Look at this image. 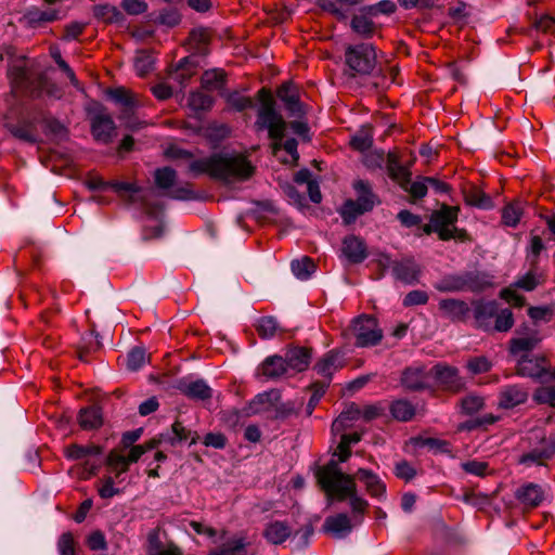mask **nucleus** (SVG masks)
I'll return each instance as SVG.
<instances>
[{
    "mask_svg": "<svg viewBox=\"0 0 555 555\" xmlns=\"http://www.w3.org/2000/svg\"><path fill=\"white\" fill-rule=\"evenodd\" d=\"M14 92L28 95L30 98H39L42 91L49 96L61 99L63 91L57 85L50 82L43 73L34 72L22 64H15L9 69Z\"/></svg>",
    "mask_w": 555,
    "mask_h": 555,
    "instance_id": "obj_4",
    "label": "nucleus"
},
{
    "mask_svg": "<svg viewBox=\"0 0 555 555\" xmlns=\"http://www.w3.org/2000/svg\"><path fill=\"white\" fill-rule=\"evenodd\" d=\"M540 341L541 339L535 336L512 338L509 340V352L514 356L522 351L529 352L533 350Z\"/></svg>",
    "mask_w": 555,
    "mask_h": 555,
    "instance_id": "obj_52",
    "label": "nucleus"
},
{
    "mask_svg": "<svg viewBox=\"0 0 555 555\" xmlns=\"http://www.w3.org/2000/svg\"><path fill=\"white\" fill-rule=\"evenodd\" d=\"M528 399V391L521 385H507L501 388L499 392L498 405L501 409H513L522 404Z\"/></svg>",
    "mask_w": 555,
    "mask_h": 555,
    "instance_id": "obj_17",
    "label": "nucleus"
},
{
    "mask_svg": "<svg viewBox=\"0 0 555 555\" xmlns=\"http://www.w3.org/2000/svg\"><path fill=\"white\" fill-rule=\"evenodd\" d=\"M179 389L188 398L193 400H209L212 397V389L203 379L185 383L179 385Z\"/></svg>",
    "mask_w": 555,
    "mask_h": 555,
    "instance_id": "obj_29",
    "label": "nucleus"
},
{
    "mask_svg": "<svg viewBox=\"0 0 555 555\" xmlns=\"http://www.w3.org/2000/svg\"><path fill=\"white\" fill-rule=\"evenodd\" d=\"M460 208L457 206H449L443 204L440 209L435 210L431 215V221L435 223L436 233L441 241H450L451 238L464 240L466 231L455 227Z\"/></svg>",
    "mask_w": 555,
    "mask_h": 555,
    "instance_id": "obj_7",
    "label": "nucleus"
},
{
    "mask_svg": "<svg viewBox=\"0 0 555 555\" xmlns=\"http://www.w3.org/2000/svg\"><path fill=\"white\" fill-rule=\"evenodd\" d=\"M426 177H418L415 181L411 180V176L404 177L398 184L402 190L408 192L413 202L422 199L426 196L428 191V182L425 181Z\"/></svg>",
    "mask_w": 555,
    "mask_h": 555,
    "instance_id": "obj_37",
    "label": "nucleus"
},
{
    "mask_svg": "<svg viewBox=\"0 0 555 555\" xmlns=\"http://www.w3.org/2000/svg\"><path fill=\"white\" fill-rule=\"evenodd\" d=\"M354 481L359 480L365 486L366 492L377 500L386 499V485L374 472L366 468H359L356 474L352 475Z\"/></svg>",
    "mask_w": 555,
    "mask_h": 555,
    "instance_id": "obj_14",
    "label": "nucleus"
},
{
    "mask_svg": "<svg viewBox=\"0 0 555 555\" xmlns=\"http://www.w3.org/2000/svg\"><path fill=\"white\" fill-rule=\"evenodd\" d=\"M345 360L340 351L338 350H330L324 354L322 359H320L313 370L321 376L331 380L333 374L344 367Z\"/></svg>",
    "mask_w": 555,
    "mask_h": 555,
    "instance_id": "obj_18",
    "label": "nucleus"
},
{
    "mask_svg": "<svg viewBox=\"0 0 555 555\" xmlns=\"http://www.w3.org/2000/svg\"><path fill=\"white\" fill-rule=\"evenodd\" d=\"M25 17L33 25H40L42 23H51L59 20V11L57 10H40L38 8H30Z\"/></svg>",
    "mask_w": 555,
    "mask_h": 555,
    "instance_id": "obj_48",
    "label": "nucleus"
},
{
    "mask_svg": "<svg viewBox=\"0 0 555 555\" xmlns=\"http://www.w3.org/2000/svg\"><path fill=\"white\" fill-rule=\"evenodd\" d=\"M385 165L388 176L397 183H399L404 177L412 176L411 171L401 165L399 156L395 152L386 154Z\"/></svg>",
    "mask_w": 555,
    "mask_h": 555,
    "instance_id": "obj_40",
    "label": "nucleus"
},
{
    "mask_svg": "<svg viewBox=\"0 0 555 555\" xmlns=\"http://www.w3.org/2000/svg\"><path fill=\"white\" fill-rule=\"evenodd\" d=\"M323 529L336 538H344L351 532L352 525L348 515L340 513L328 516L323 524Z\"/></svg>",
    "mask_w": 555,
    "mask_h": 555,
    "instance_id": "obj_28",
    "label": "nucleus"
},
{
    "mask_svg": "<svg viewBox=\"0 0 555 555\" xmlns=\"http://www.w3.org/2000/svg\"><path fill=\"white\" fill-rule=\"evenodd\" d=\"M278 98L284 103L286 111L293 117L305 115L304 104L300 102L298 87L293 81L283 82L276 90Z\"/></svg>",
    "mask_w": 555,
    "mask_h": 555,
    "instance_id": "obj_12",
    "label": "nucleus"
},
{
    "mask_svg": "<svg viewBox=\"0 0 555 555\" xmlns=\"http://www.w3.org/2000/svg\"><path fill=\"white\" fill-rule=\"evenodd\" d=\"M108 95L116 103L122 105L124 112H122L121 118L126 119V121H125L126 128H128L130 130H137V129H140L144 125V122L138 121L131 117L135 102H134L132 94L127 89H125L122 87L109 89Z\"/></svg>",
    "mask_w": 555,
    "mask_h": 555,
    "instance_id": "obj_11",
    "label": "nucleus"
},
{
    "mask_svg": "<svg viewBox=\"0 0 555 555\" xmlns=\"http://www.w3.org/2000/svg\"><path fill=\"white\" fill-rule=\"evenodd\" d=\"M103 453V448L98 444L80 446L77 443L69 444L65 450V455L73 461L85 460L83 467L90 475H95L100 467V463L91 462L88 460L90 456L100 455Z\"/></svg>",
    "mask_w": 555,
    "mask_h": 555,
    "instance_id": "obj_10",
    "label": "nucleus"
},
{
    "mask_svg": "<svg viewBox=\"0 0 555 555\" xmlns=\"http://www.w3.org/2000/svg\"><path fill=\"white\" fill-rule=\"evenodd\" d=\"M292 534V528L284 521H271L267 525L263 535L272 544H282Z\"/></svg>",
    "mask_w": 555,
    "mask_h": 555,
    "instance_id": "obj_34",
    "label": "nucleus"
},
{
    "mask_svg": "<svg viewBox=\"0 0 555 555\" xmlns=\"http://www.w3.org/2000/svg\"><path fill=\"white\" fill-rule=\"evenodd\" d=\"M91 190L112 188L126 205L139 204L145 215L157 218L163 211V204L156 199V192L153 189L143 190L135 183L112 181L104 182L101 178H93L88 181Z\"/></svg>",
    "mask_w": 555,
    "mask_h": 555,
    "instance_id": "obj_3",
    "label": "nucleus"
},
{
    "mask_svg": "<svg viewBox=\"0 0 555 555\" xmlns=\"http://www.w3.org/2000/svg\"><path fill=\"white\" fill-rule=\"evenodd\" d=\"M281 399V393L278 389H271L269 391H264L262 393H258L248 405L249 412L251 414H258L268 406L275 405Z\"/></svg>",
    "mask_w": 555,
    "mask_h": 555,
    "instance_id": "obj_36",
    "label": "nucleus"
},
{
    "mask_svg": "<svg viewBox=\"0 0 555 555\" xmlns=\"http://www.w3.org/2000/svg\"><path fill=\"white\" fill-rule=\"evenodd\" d=\"M312 358V349L308 347H288L285 351V362L288 370L304 372L308 369Z\"/></svg>",
    "mask_w": 555,
    "mask_h": 555,
    "instance_id": "obj_19",
    "label": "nucleus"
},
{
    "mask_svg": "<svg viewBox=\"0 0 555 555\" xmlns=\"http://www.w3.org/2000/svg\"><path fill=\"white\" fill-rule=\"evenodd\" d=\"M189 171L195 177L208 175L212 180L232 183L248 180L254 175L255 167L244 155L214 153L192 160Z\"/></svg>",
    "mask_w": 555,
    "mask_h": 555,
    "instance_id": "obj_1",
    "label": "nucleus"
},
{
    "mask_svg": "<svg viewBox=\"0 0 555 555\" xmlns=\"http://www.w3.org/2000/svg\"><path fill=\"white\" fill-rule=\"evenodd\" d=\"M105 464L109 468L112 473H114V478L120 479V476L128 472L130 462H128L127 457L122 454H120L116 450H112L106 459Z\"/></svg>",
    "mask_w": 555,
    "mask_h": 555,
    "instance_id": "obj_43",
    "label": "nucleus"
},
{
    "mask_svg": "<svg viewBox=\"0 0 555 555\" xmlns=\"http://www.w3.org/2000/svg\"><path fill=\"white\" fill-rule=\"evenodd\" d=\"M214 104V98L202 91H193L189 95V106L193 111H209Z\"/></svg>",
    "mask_w": 555,
    "mask_h": 555,
    "instance_id": "obj_53",
    "label": "nucleus"
},
{
    "mask_svg": "<svg viewBox=\"0 0 555 555\" xmlns=\"http://www.w3.org/2000/svg\"><path fill=\"white\" fill-rule=\"evenodd\" d=\"M254 326L261 339H271L279 332H283L276 318L272 315H266L257 319Z\"/></svg>",
    "mask_w": 555,
    "mask_h": 555,
    "instance_id": "obj_38",
    "label": "nucleus"
},
{
    "mask_svg": "<svg viewBox=\"0 0 555 555\" xmlns=\"http://www.w3.org/2000/svg\"><path fill=\"white\" fill-rule=\"evenodd\" d=\"M499 311V304L495 300L479 301L475 305L474 317L477 327L483 331L492 330V320Z\"/></svg>",
    "mask_w": 555,
    "mask_h": 555,
    "instance_id": "obj_20",
    "label": "nucleus"
},
{
    "mask_svg": "<svg viewBox=\"0 0 555 555\" xmlns=\"http://www.w3.org/2000/svg\"><path fill=\"white\" fill-rule=\"evenodd\" d=\"M494 319V326L492 330L498 332H507L514 325V315L511 309H499Z\"/></svg>",
    "mask_w": 555,
    "mask_h": 555,
    "instance_id": "obj_61",
    "label": "nucleus"
},
{
    "mask_svg": "<svg viewBox=\"0 0 555 555\" xmlns=\"http://www.w3.org/2000/svg\"><path fill=\"white\" fill-rule=\"evenodd\" d=\"M256 99L259 106L255 128L258 131L267 130L269 138L274 141L273 147L278 150L282 146L281 142L285 135L287 124L281 113L276 111V102L269 89L263 87L258 90Z\"/></svg>",
    "mask_w": 555,
    "mask_h": 555,
    "instance_id": "obj_5",
    "label": "nucleus"
},
{
    "mask_svg": "<svg viewBox=\"0 0 555 555\" xmlns=\"http://www.w3.org/2000/svg\"><path fill=\"white\" fill-rule=\"evenodd\" d=\"M154 57L147 51H139L134 61V68L139 76L143 77L153 70Z\"/></svg>",
    "mask_w": 555,
    "mask_h": 555,
    "instance_id": "obj_57",
    "label": "nucleus"
},
{
    "mask_svg": "<svg viewBox=\"0 0 555 555\" xmlns=\"http://www.w3.org/2000/svg\"><path fill=\"white\" fill-rule=\"evenodd\" d=\"M515 498L525 507L534 508L543 502L544 492L541 486L529 482L516 490Z\"/></svg>",
    "mask_w": 555,
    "mask_h": 555,
    "instance_id": "obj_22",
    "label": "nucleus"
},
{
    "mask_svg": "<svg viewBox=\"0 0 555 555\" xmlns=\"http://www.w3.org/2000/svg\"><path fill=\"white\" fill-rule=\"evenodd\" d=\"M94 15L107 23H117L122 20V13L114 5L101 4L94 8Z\"/></svg>",
    "mask_w": 555,
    "mask_h": 555,
    "instance_id": "obj_55",
    "label": "nucleus"
},
{
    "mask_svg": "<svg viewBox=\"0 0 555 555\" xmlns=\"http://www.w3.org/2000/svg\"><path fill=\"white\" fill-rule=\"evenodd\" d=\"M434 287L441 293L464 292L463 272L442 276Z\"/></svg>",
    "mask_w": 555,
    "mask_h": 555,
    "instance_id": "obj_41",
    "label": "nucleus"
},
{
    "mask_svg": "<svg viewBox=\"0 0 555 555\" xmlns=\"http://www.w3.org/2000/svg\"><path fill=\"white\" fill-rule=\"evenodd\" d=\"M202 88L207 91L221 90L225 85V74L223 70H206L201 78Z\"/></svg>",
    "mask_w": 555,
    "mask_h": 555,
    "instance_id": "obj_45",
    "label": "nucleus"
},
{
    "mask_svg": "<svg viewBox=\"0 0 555 555\" xmlns=\"http://www.w3.org/2000/svg\"><path fill=\"white\" fill-rule=\"evenodd\" d=\"M353 189L357 193V203H359L364 209L371 211L374 206L378 203L377 195L373 192L372 185L366 180H356L353 182Z\"/></svg>",
    "mask_w": 555,
    "mask_h": 555,
    "instance_id": "obj_30",
    "label": "nucleus"
},
{
    "mask_svg": "<svg viewBox=\"0 0 555 555\" xmlns=\"http://www.w3.org/2000/svg\"><path fill=\"white\" fill-rule=\"evenodd\" d=\"M439 310L443 318L451 322H465L470 308L464 300L455 298L441 299L438 304Z\"/></svg>",
    "mask_w": 555,
    "mask_h": 555,
    "instance_id": "obj_15",
    "label": "nucleus"
},
{
    "mask_svg": "<svg viewBox=\"0 0 555 555\" xmlns=\"http://www.w3.org/2000/svg\"><path fill=\"white\" fill-rule=\"evenodd\" d=\"M101 347L99 335L92 328L81 336L77 347L78 357L81 361H88V357L100 350Z\"/></svg>",
    "mask_w": 555,
    "mask_h": 555,
    "instance_id": "obj_35",
    "label": "nucleus"
},
{
    "mask_svg": "<svg viewBox=\"0 0 555 555\" xmlns=\"http://www.w3.org/2000/svg\"><path fill=\"white\" fill-rule=\"evenodd\" d=\"M384 413L383 408L378 405H366L361 411L358 406L354 404L351 405V408L347 412H343L340 414V418H347V420H356L359 415H362V417L365 421H372L379 416H382Z\"/></svg>",
    "mask_w": 555,
    "mask_h": 555,
    "instance_id": "obj_42",
    "label": "nucleus"
},
{
    "mask_svg": "<svg viewBox=\"0 0 555 555\" xmlns=\"http://www.w3.org/2000/svg\"><path fill=\"white\" fill-rule=\"evenodd\" d=\"M350 27L354 33L364 38H370L375 33V24L371 18L363 14L353 15L350 22Z\"/></svg>",
    "mask_w": 555,
    "mask_h": 555,
    "instance_id": "obj_49",
    "label": "nucleus"
},
{
    "mask_svg": "<svg viewBox=\"0 0 555 555\" xmlns=\"http://www.w3.org/2000/svg\"><path fill=\"white\" fill-rule=\"evenodd\" d=\"M401 384L411 391L427 388V374L422 366H409L402 372Z\"/></svg>",
    "mask_w": 555,
    "mask_h": 555,
    "instance_id": "obj_26",
    "label": "nucleus"
},
{
    "mask_svg": "<svg viewBox=\"0 0 555 555\" xmlns=\"http://www.w3.org/2000/svg\"><path fill=\"white\" fill-rule=\"evenodd\" d=\"M535 269L531 267L524 276L517 280L516 286L526 292H532L541 283L540 278H542L537 274Z\"/></svg>",
    "mask_w": 555,
    "mask_h": 555,
    "instance_id": "obj_63",
    "label": "nucleus"
},
{
    "mask_svg": "<svg viewBox=\"0 0 555 555\" xmlns=\"http://www.w3.org/2000/svg\"><path fill=\"white\" fill-rule=\"evenodd\" d=\"M521 208L519 203L507 204L502 210V222L507 227H516L520 220Z\"/></svg>",
    "mask_w": 555,
    "mask_h": 555,
    "instance_id": "obj_60",
    "label": "nucleus"
},
{
    "mask_svg": "<svg viewBox=\"0 0 555 555\" xmlns=\"http://www.w3.org/2000/svg\"><path fill=\"white\" fill-rule=\"evenodd\" d=\"M397 10V5L391 0H382L375 4L364 7L362 9L363 12L371 16H377L379 14L390 15L395 13Z\"/></svg>",
    "mask_w": 555,
    "mask_h": 555,
    "instance_id": "obj_59",
    "label": "nucleus"
},
{
    "mask_svg": "<svg viewBox=\"0 0 555 555\" xmlns=\"http://www.w3.org/2000/svg\"><path fill=\"white\" fill-rule=\"evenodd\" d=\"M414 444L417 447H426L441 453H450L451 446L448 441L438 438H423L416 437L413 439Z\"/></svg>",
    "mask_w": 555,
    "mask_h": 555,
    "instance_id": "obj_56",
    "label": "nucleus"
},
{
    "mask_svg": "<svg viewBox=\"0 0 555 555\" xmlns=\"http://www.w3.org/2000/svg\"><path fill=\"white\" fill-rule=\"evenodd\" d=\"M493 276L482 271H464V292L479 293L493 285Z\"/></svg>",
    "mask_w": 555,
    "mask_h": 555,
    "instance_id": "obj_27",
    "label": "nucleus"
},
{
    "mask_svg": "<svg viewBox=\"0 0 555 555\" xmlns=\"http://www.w3.org/2000/svg\"><path fill=\"white\" fill-rule=\"evenodd\" d=\"M389 411L395 420L399 422H409L414 417L416 408L406 399H398L392 401L389 406Z\"/></svg>",
    "mask_w": 555,
    "mask_h": 555,
    "instance_id": "obj_39",
    "label": "nucleus"
},
{
    "mask_svg": "<svg viewBox=\"0 0 555 555\" xmlns=\"http://www.w3.org/2000/svg\"><path fill=\"white\" fill-rule=\"evenodd\" d=\"M146 352L143 347H133L127 356V367L138 371L145 362Z\"/></svg>",
    "mask_w": 555,
    "mask_h": 555,
    "instance_id": "obj_62",
    "label": "nucleus"
},
{
    "mask_svg": "<svg viewBox=\"0 0 555 555\" xmlns=\"http://www.w3.org/2000/svg\"><path fill=\"white\" fill-rule=\"evenodd\" d=\"M534 400L541 404H548L555 408V386L540 387L534 392Z\"/></svg>",
    "mask_w": 555,
    "mask_h": 555,
    "instance_id": "obj_64",
    "label": "nucleus"
},
{
    "mask_svg": "<svg viewBox=\"0 0 555 555\" xmlns=\"http://www.w3.org/2000/svg\"><path fill=\"white\" fill-rule=\"evenodd\" d=\"M4 127L14 138L21 141L28 143L37 142L36 125L31 120L25 118L16 122L7 120Z\"/></svg>",
    "mask_w": 555,
    "mask_h": 555,
    "instance_id": "obj_23",
    "label": "nucleus"
},
{
    "mask_svg": "<svg viewBox=\"0 0 555 555\" xmlns=\"http://www.w3.org/2000/svg\"><path fill=\"white\" fill-rule=\"evenodd\" d=\"M77 422L83 430H95L103 425V412L99 405L81 408L77 415Z\"/></svg>",
    "mask_w": 555,
    "mask_h": 555,
    "instance_id": "obj_24",
    "label": "nucleus"
},
{
    "mask_svg": "<svg viewBox=\"0 0 555 555\" xmlns=\"http://www.w3.org/2000/svg\"><path fill=\"white\" fill-rule=\"evenodd\" d=\"M172 434H175V439L180 442L186 441L190 439V446L196 444L199 436L196 431H192L188 429L180 421H176L171 425Z\"/></svg>",
    "mask_w": 555,
    "mask_h": 555,
    "instance_id": "obj_58",
    "label": "nucleus"
},
{
    "mask_svg": "<svg viewBox=\"0 0 555 555\" xmlns=\"http://www.w3.org/2000/svg\"><path fill=\"white\" fill-rule=\"evenodd\" d=\"M376 50L371 43L348 46L345 50L346 74L350 77L369 76L376 67Z\"/></svg>",
    "mask_w": 555,
    "mask_h": 555,
    "instance_id": "obj_6",
    "label": "nucleus"
},
{
    "mask_svg": "<svg viewBox=\"0 0 555 555\" xmlns=\"http://www.w3.org/2000/svg\"><path fill=\"white\" fill-rule=\"evenodd\" d=\"M91 131L96 141L107 144L114 137V120L108 115L99 114L92 118Z\"/></svg>",
    "mask_w": 555,
    "mask_h": 555,
    "instance_id": "obj_21",
    "label": "nucleus"
},
{
    "mask_svg": "<svg viewBox=\"0 0 555 555\" xmlns=\"http://www.w3.org/2000/svg\"><path fill=\"white\" fill-rule=\"evenodd\" d=\"M302 405V402H296V401H286L276 403L275 406V414L273 416L274 420H286L293 415H297L300 411V408Z\"/></svg>",
    "mask_w": 555,
    "mask_h": 555,
    "instance_id": "obj_54",
    "label": "nucleus"
},
{
    "mask_svg": "<svg viewBox=\"0 0 555 555\" xmlns=\"http://www.w3.org/2000/svg\"><path fill=\"white\" fill-rule=\"evenodd\" d=\"M350 332L356 338L357 347L376 346L383 338V331L378 327L377 320L369 314H361L353 319Z\"/></svg>",
    "mask_w": 555,
    "mask_h": 555,
    "instance_id": "obj_8",
    "label": "nucleus"
},
{
    "mask_svg": "<svg viewBox=\"0 0 555 555\" xmlns=\"http://www.w3.org/2000/svg\"><path fill=\"white\" fill-rule=\"evenodd\" d=\"M462 193L466 205L480 209H490L493 207L491 197L476 185H467L463 188Z\"/></svg>",
    "mask_w": 555,
    "mask_h": 555,
    "instance_id": "obj_31",
    "label": "nucleus"
},
{
    "mask_svg": "<svg viewBox=\"0 0 555 555\" xmlns=\"http://www.w3.org/2000/svg\"><path fill=\"white\" fill-rule=\"evenodd\" d=\"M344 223L346 225H350L356 222L359 216H362L365 212H369L367 209H364L359 203L354 199H347L344 202L343 206L338 210Z\"/></svg>",
    "mask_w": 555,
    "mask_h": 555,
    "instance_id": "obj_44",
    "label": "nucleus"
},
{
    "mask_svg": "<svg viewBox=\"0 0 555 555\" xmlns=\"http://www.w3.org/2000/svg\"><path fill=\"white\" fill-rule=\"evenodd\" d=\"M552 459L551 451L547 450L540 437L539 444L532 448L530 451L524 453L519 457V463L531 466V465H545V463Z\"/></svg>",
    "mask_w": 555,
    "mask_h": 555,
    "instance_id": "obj_33",
    "label": "nucleus"
},
{
    "mask_svg": "<svg viewBox=\"0 0 555 555\" xmlns=\"http://www.w3.org/2000/svg\"><path fill=\"white\" fill-rule=\"evenodd\" d=\"M343 255L349 263L358 264L363 262L367 257V248L365 242L357 235H347L343 240Z\"/></svg>",
    "mask_w": 555,
    "mask_h": 555,
    "instance_id": "obj_16",
    "label": "nucleus"
},
{
    "mask_svg": "<svg viewBox=\"0 0 555 555\" xmlns=\"http://www.w3.org/2000/svg\"><path fill=\"white\" fill-rule=\"evenodd\" d=\"M433 372L438 384L446 390L460 392L465 386L457 369L453 366L438 364L434 366Z\"/></svg>",
    "mask_w": 555,
    "mask_h": 555,
    "instance_id": "obj_13",
    "label": "nucleus"
},
{
    "mask_svg": "<svg viewBox=\"0 0 555 555\" xmlns=\"http://www.w3.org/2000/svg\"><path fill=\"white\" fill-rule=\"evenodd\" d=\"M516 372L520 376L530 377L534 379H542L545 376V371L540 366L533 357L527 353L522 354L517 362Z\"/></svg>",
    "mask_w": 555,
    "mask_h": 555,
    "instance_id": "obj_32",
    "label": "nucleus"
},
{
    "mask_svg": "<svg viewBox=\"0 0 555 555\" xmlns=\"http://www.w3.org/2000/svg\"><path fill=\"white\" fill-rule=\"evenodd\" d=\"M373 144V134L371 127H362L350 140V145L353 150L365 152L371 149Z\"/></svg>",
    "mask_w": 555,
    "mask_h": 555,
    "instance_id": "obj_51",
    "label": "nucleus"
},
{
    "mask_svg": "<svg viewBox=\"0 0 555 555\" xmlns=\"http://www.w3.org/2000/svg\"><path fill=\"white\" fill-rule=\"evenodd\" d=\"M154 180L158 189L169 192L177 180V171L168 166L157 168L154 172Z\"/></svg>",
    "mask_w": 555,
    "mask_h": 555,
    "instance_id": "obj_47",
    "label": "nucleus"
},
{
    "mask_svg": "<svg viewBox=\"0 0 555 555\" xmlns=\"http://www.w3.org/2000/svg\"><path fill=\"white\" fill-rule=\"evenodd\" d=\"M291 268L294 275L300 280H308L315 270L313 260L308 256L293 260Z\"/></svg>",
    "mask_w": 555,
    "mask_h": 555,
    "instance_id": "obj_50",
    "label": "nucleus"
},
{
    "mask_svg": "<svg viewBox=\"0 0 555 555\" xmlns=\"http://www.w3.org/2000/svg\"><path fill=\"white\" fill-rule=\"evenodd\" d=\"M315 478L328 500L344 502L349 499L353 514L363 515L365 513L369 502L358 495L354 477L343 473L335 460H331L319 467L315 472Z\"/></svg>",
    "mask_w": 555,
    "mask_h": 555,
    "instance_id": "obj_2",
    "label": "nucleus"
},
{
    "mask_svg": "<svg viewBox=\"0 0 555 555\" xmlns=\"http://www.w3.org/2000/svg\"><path fill=\"white\" fill-rule=\"evenodd\" d=\"M378 266L383 271L390 267L393 278L408 285L417 283L422 272L421 266L412 256L402 257L399 260H391L388 255H382L378 260Z\"/></svg>",
    "mask_w": 555,
    "mask_h": 555,
    "instance_id": "obj_9",
    "label": "nucleus"
},
{
    "mask_svg": "<svg viewBox=\"0 0 555 555\" xmlns=\"http://www.w3.org/2000/svg\"><path fill=\"white\" fill-rule=\"evenodd\" d=\"M287 371L288 367L284 357L278 354L267 357L258 367L261 375L272 380L282 377Z\"/></svg>",
    "mask_w": 555,
    "mask_h": 555,
    "instance_id": "obj_25",
    "label": "nucleus"
},
{
    "mask_svg": "<svg viewBox=\"0 0 555 555\" xmlns=\"http://www.w3.org/2000/svg\"><path fill=\"white\" fill-rule=\"evenodd\" d=\"M196 63L191 56L183 57L179 61L176 67L175 79L185 87L192 76L195 74Z\"/></svg>",
    "mask_w": 555,
    "mask_h": 555,
    "instance_id": "obj_46",
    "label": "nucleus"
}]
</instances>
